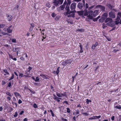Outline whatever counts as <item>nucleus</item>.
I'll use <instances>...</instances> for the list:
<instances>
[{
  "mask_svg": "<svg viewBox=\"0 0 121 121\" xmlns=\"http://www.w3.org/2000/svg\"><path fill=\"white\" fill-rule=\"evenodd\" d=\"M83 12V15L84 16H87L88 19H91L93 18V16L92 14L93 13V11H88L86 9H85Z\"/></svg>",
  "mask_w": 121,
  "mask_h": 121,
  "instance_id": "1",
  "label": "nucleus"
},
{
  "mask_svg": "<svg viewBox=\"0 0 121 121\" xmlns=\"http://www.w3.org/2000/svg\"><path fill=\"white\" fill-rule=\"evenodd\" d=\"M67 3L65 2L62 5H61L60 7H58L57 8V11H60L62 10H63L65 7V5H66Z\"/></svg>",
  "mask_w": 121,
  "mask_h": 121,
  "instance_id": "2",
  "label": "nucleus"
},
{
  "mask_svg": "<svg viewBox=\"0 0 121 121\" xmlns=\"http://www.w3.org/2000/svg\"><path fill=\"white\" fill-rule=\"evenodd\" d=\"M106 25L107 26L112 27L115 26V24L114 21L112 20L111 21L107 23Z\"/></svg>",
  "mask_w": 121,
  "mask_h": 121,
  "instance_id": "3",
  "label": "nucleus"
},
{
  "mask_svg": "<svg viewBox=\"0 0 121 121\" xmlns=\"http://www.w3.org/2000/svg\"><path fill=\"white\" fill-rule=\"evenodd\" d=\"M76 4L74 2L72 3L71 4L70 8L71 10H75L76 8Z\"/></svg>",
  "mask_w": 121,
  "mask_h": 121,
  "instance_id": "4",
  "label": "nucleus"
},
{
  "mask_svg": "<svg viewBox=\"0 0 121 121\" xmlns=\"http://www.w3.org/2000/svg\"><path fill=\"white\" fill-rule=\"evenodd\" d=\"M76 12L75 10H73L72 11H67L66 12L64 13V15L65 16H67L69 15V14L71 13H75Z\"/></svg>",
  "mask_w": 121,
  "mask_h": 121,
  "instance_id": "5",
  "label": "nucleus"
},
{
  "mask_svg": "<svg viewBox=\"0 0 121 121\" xmlns=\"http://www.w3.org/2000/svg\"><path fill=\"white\" fill-rule=\"evenodd\" d=\"M109 17L110 18H114L115 17V16L114 13L112 11H111L109 13Z\"/></svg>",
  "mask_w": 121,
  "mask_h": 121,
  "instance_id": "6",
  "label": "nucleus"
},
{
  "mask_svg": "<svg viewBox=\"0 0 121 121\" xmlns=\"http://www.w3.org/2000/svg\"><path fill=\"white\" fill-rule=\"evenodd\" d=\"M84 4L81 2L79 3L78 5V7L81 10L84 7Z\"/></svg>",
  "mask_w": 121,
  "mask_h": 121,
  "instance_id": "7",
  "label": "nucleus"
},
{
  "mask_svg": "<svg viewBox=\"0 0 121 121\" xmlns=\"http://www.w3.org/2000/svg\"><path fill=\"white\" fill-rule=\"evenodd\" d=\"M13 27L12 26H10L7 29V32L10 33L12 32L13 30Z\"/></svg>",
  "mask_w": 121,
  "mask_h": 121,
  "instance_id": "8",
  "label": "nucleus"
},
{
  "mask_svg": "<svg viewBox=\"0 0 121 121\" xmlns=\"http://www.w3.org/2000/svg\"><path fill=\"white\" fill-rule=\"evenodd\" d=\"M70 62V60H68L62 62L61 64L65 66L68 64H70L71 62Z\"/></svg>",
  "mask_w": 121,
  "mask_h": 121,
  "instance_id": "9",
  "label": "nucleus"
},
{
  "mask_svg": "<svg viewBox=\"0 0 121 121\" xmlns=\"http://www.w3.org/2000/svg\"><path fill=\"white\" fill-rule=\"evenodd\" d=\"M101 117V116L100 115L99 116H93L92 117H90L89 118V119L90 120H91L92 119H99Z\"/></svg>",
  "mask_w": 121,
  "mask_h": 121,
  "instance_id": "10",
  "label": "nucleus"
},
{
  "mask_svg": "<svg viewBox=\"0 0 121 121\" xmlns=\"http://www.w3.org/2000/svg\"><path fill=\"white\" fill-rule=\"evenodd\" d=\"M6 16L8 20L9 21H11L13 18L12 16L9 14H6Z\"/></svg>",
  "mask_w": 121,
  "mask_h": 121,
  "instance_id": "11",
  "label": "nucleus"
},
{
  "mask_svg": "<svg viewBox=\"0 0 121 121\" xmlns=\"http://www.w3.org/2000/svg\"><path fill=\"white\" fill-rule=\"evenodd\" d=\"M99 11L98 10H95L93 12V14H92L93 17H95L97 15Z\"/></svg>",
  "mask_w": 121,
  "mask_h": 121,
  "instance_id": "12",
  "label": "nucleus"
},
{
  "mask_svg": "<svg viewBox=\"0 0 121 121\" xmlns=\"http://www.w3.org/2000/svg\"><path fill=\"white\" fill-rule=\"evenodd\" d=\"M40 76H41L43 78L46 79H49L47 75L45 76L43 75V74H41L40 75Z\"/></svg>",
  "mask_w": 121,
  "mask_h": 121,
  "instance_id": "13",
  "label": "nucleus"
},
{
  "mask_svg": "<svg viewBox=\"0 0 121 121\" xmlns=\"http://www.w3.org/2000/svg\"><path fill=\"white\" fill-rule=\"evenodd\" d=\"M54 5L55 6H57L59 4V2H58V0H54L53 2Z\"/></svg>",
  "mask_w": 121,
  "mask_h": 121,
  "instance_id": "14",
  "label": "nucleus"
},
{
  "mask_svg": "<svg viewBox=\"0 0 121 121\" xmlns=\"http://www.w3.org/2000/svg\"><path fill=\"white\" fill-rule=\"evenodd\" d=\"M96 7L99 8L103 10H105V8L104 6H102L101 5H97L96 6Z\"/></svg>",
  "mask_w": 121,
  "mask_h": 121,
  "instance_id": "15",
  "label": "nucleus"
},
{
  "mask_svg": "<svg viewBox=\"0 0 121 121\" xmlns=\"http://www.w3.org/2000/svg\"><path fill=\"white\" fill-rule=\"evenodd\" d=\"M30 26L29 29V31H31L33 30V28L34 27V25L33 23H31L30 24Z\"/></svg>",
  "mask_w": 121,
  "mask_h": 121,
  "instance_id": "16",
  "label": "nucleus"
},
{
  "mask_svg": "<svg viewBox=\"0 0 121 121\" xmlns=\"http://www.w3.org/2000/svg\"><path fill=\"white\" fill-rule=\"evenodd\" d=\"M79 113V111L78 109L76 110L75 111L73 112V114L75 115H77Z\"/></svg>",
  "mask_w": 121,
  "mask_h": 121,
  "instance_id": "17",
  "label": "nucleus"
},
{
  "mask_svg": "<svg viewBox=\"0 0 121 121\" xmlns=\"http://www.w3.org/2000/svg\"><path fill=\"white\" fill-rule=\"evenodd\" d=\"M78 13V15L80 16H82L84 15H83V11H78L77 12Z\"/></svg>",
  "mask_w": 121,
  "mask_h": 121,
  "instance_id": "18",
  "label": "nucleus"
},
{
  "mask_svg": "<svg viewBox=\"0 0 121 121\" xmlns=\"http://www.w3.org/2000/svg\"><path fill=\"white\" fill-rule=\"evenodd\" d=\"M98 45V43L97 42H96L95 44L93 45L92 47V48L93 50H94L95 48V47Z\"/></svg>",
  "mask_w": 121,
  "mask_h": 121,
  "instance_id": "19",
  "label": "nucleus"
},
{
  "mask_svg": "<svg viewBox=\"0 0 121 121\" xmlns=\"http://www.w3.org/2000/svg\"><path fill=\"white\" fill-rule=\"evenodd\" d=\"M32 68L29 66V68H28L27 70V71L26 72V73L27 74H29L30 71L32 69Z\"/></svg>",
  "mask_w": 121,
  "mask_h": 121,
  "instance_id": "20",
  "label": "nucleus"
},
{
  "mask_svg": "<svg viewBox=\"0 0 121 121\" xmlns=\"http://www.w3.org/2000/svg\"><path fill=\"white\" fill-rule=\"evenodd\" d=\"M74 13H71L69 14V15H67V17H74L75 16Z\"/></svg>",
  "mask_w": 121,
  "mask_h": 121,
  "instance_id": "21",
  "label": "nucleus"
},
{
  "mask_svg": "<svg viewBox=\"0 0 121 121\" xmlns=\"http://www.w3.org/2000/svg\"><path fill=\"white\" fill-rule=\"evenodd\" d=\"M112 18L110 17H108L106 19L105 21V22L107 23L108 22H109L112 21Z\"/></svg>",
  "mask_w": 121,
  "mask_h": 121,
  "instance_id": "22",
  "label": "nucleus"
},
{
  "mask_svg": "<svg viewBox=\"0 0 121 121\" xmlns=\"http://www.w3.org/2000/svg\"><path fill=\"white\" fill-rule=\"evenodd\" d=\"M79 44H80L79 46L80 47V52L81 53H82L83 52V50H82V46L80 43H79Z\"/></svg>",
  "mask_w": 121,
  "mask_h": 121,
  "instance_id": "23",
  "label": "nucleus"
},
{
  "mask_svg": "<svg viewBox=\"0 0 121 121\" xmlns=\"http://www.w3.org/2000/svg\"><path fill=\"white\" fill-rule=\"evenodd\" d=\"M66 7L65 8V9L67 11H69V5H67L66 4Z\"/></svg>",
  "mask_w": 121,
  "mask_h": 121,
  "instance_id": "24",
  "label": "nucleus"
},
{
  "mask_svg": "<svg viewBox=\"0 0 121 121\" xmlns=\"http://www.w3.org/2000/svg\"><path fill=\"white\" fill-rule=\"evenodd\" d=\"M14 95H15L16 96V97L17 96H20V95L18 92H14Z\"/></svg>",
  "mask_w": 121,
  "mask_h": 121,
  "instance_id": "25",
  "label": "nucleus"
},
{
  "mask_svg": "<svg viewBox=\"0 0 121 121\" xmlns=\"http://www.w3.org/2000/svg\"><path fill=\"white\" fill-rule=\"evenodd\" d=\"M84 30L83 29H77V31H78L80 32H83L84 31Z\"/></svg>",
  "mask_w": 121,
  "mask_h": 121,
  "instance_id": "26",
  "label": "nucleus"
},
{
  "mask_svg": "<svg viewBox=\"0 0 121 121\" xmlns=\"http://www.w3.org/2000/svg\"><path fill=\"white\" fill-rule=\"evenodd\" d=\"M53 95L54 96V97L53 98L54 99H61L60 98H58L57 97V96H56V95L55 94H53Z\"/></svg>",
  "mask_w": 121,
  "mask_h": 121,
  "instance_id": "27",
  "label": "nucleus"
},
{
  "mask_svg": "<svg viewBox=\"0 0 121 121\" xmlns=\"http://www.w3.org/2000/svg\"><path fill=\"white\" fill-rule=\"evenodd\" d=\"M56 95L59 97H61V94L59 93L56 92Z\"/></svg>",
  "mask_w": 121,
  "mask_h": 121,
  "instance_id": "28",
  "label": "nucleus"
},
{
  "mask_svg": "<svg viewBox=\"0 0 121 121\" xmlns=\"http://www.w3.org/2000/svg\"><path fill=\"white\" fill-rule=\"evenodd\" d=\"M84 7L85 8V9H86L88 8L89 7V5L87 3H86L85 5H84Z\"/></svg>",
  "mask_w": 121,
  "mask_h": 121,
  "instance_id": "29",
  "label": "nucleus"
},
{
  "mask_svg": "<svg viewBox=\"0 0 121 121\" xmlns=\"http://www.w3.org/2000/svg\"><path fill=\"white\" fill-rule=\"evenodd\" d=\"M3 71L4 72L6 73L7 75H9V73L8 72V71L6 69H4Z\"/></svg>",
  "mask_w": 121,
  "mask_h": 121,
  "instance_id": "30",
  "label": "nucleus"
},
{
  "mask_svg": "<svg viewBox=\"0 0 121 121\" xmlns=\"http://www.w3.org/2000/svg\"><path fill=\"white\" fill-rule=\"evenodd\" d=\"M59 67H58V68H57V70L56 71V73L57 75H58L59 73L60 70H59Z\"/></svg>",
  "mask_w": 121,
  "mask_h": 121,
  "instance_id": "31",
  "label": "nucleus"
},
{
  "mask_svg": "<svg viewBox=\"0 0 121 121\" xmlns=\"http://www.w3.org/2000/svg\"><path fill=\"white\" fill-rule=\"evenodd\" d=\"M108 15V14L107 13H104L103 16L105 17H107Z\"/></svg>",
  "mask_w": 121,
  "mask_h": 121,
  "instance_id": "32",
  "label": "nucleus"
},
{
  "mask_svg": "<svg viewBox=\"0 0 121 121\" xmlns=\"http://www.w3.org/2000/svg\"><path fill=\"white\" fill-rule=\"evenodd\" d=\"M107 6L109 9H112V6L110 4H108L107 5Z\"/></svg>",
  "mask_w": 121,
  "mask_h": 121,
  "instance_id": "33",
  "label": "nucleus"
},
{
  "mask_svg": "<svg viewBox=\"0 0 121 121\" xmlns=\"http://www.w3.org/2000/svg\"><path fill=\"white\" fill-rule=\"evenodd\" d=\"M119 21L117 20L114 21L115 23V25H117L119 23H120V22H119Z\"/></svg>",
  "mask_w": 121,
  "mask_h": 121,
  "instance_id": "34",
  "label": "nucleus"
},
{
  "mask_svg": "<svg viewBox=\"0 0 121 121\" xmlns=\"http://www.w3.org/2000/svg\"><path fill=\"white\" fill-rule=\"evenodd\" d=\"M50 111L51 112L52 116L53 117L54 116V114L52 110H50Z\"/></svg>",
  "mask_w": 121,
  "mask_h": 121,
  "instance_id": "35",
  "label": "nucleus"
},
{
  "mask_svg": "<svg viewBox=\"0 0 121 121\" xmlns=\"http://www.w3.org/2000/svg\"><path fill=\"white\" fill-rule=\"evenodd\" d=\"M63 0H58V2H59V4H61L63 2Z\"/></svg>",
  "mask_w": 121,
  "mask_h": 121,
  "instance_id": "36",
  "label": "nucleus"
},
{
  "mask_svg": "<svg viewBox=\"0 0 121 121\" xmlns=\"http://www.w3.org/2000/svg\"><path fill=\"white\" fill-rule=\"evenodd\" d=\"M12 42L13 43H16V39H12Z\"/></svg>",
  "mask_w": 121,
  "mask_h": 121,
  "instance_id": "37",
  "label": "nucleus"
},
{
  "mask_svg": "<svg viewBox=\"0 0 121 121\" xmlns=\"http://www.w3.org/2000/svg\"><path fill=\"white\" fill-rule=\"evenodd\" d=\"M17 48H13V51L14 52H15L17 51Z\"/></svg>",
  "mask_w": 121,
  "mask_h": 121,
  "instance_id": "38",
  "label": "nucleus"
},
{
  "mask_svg": "<svg viewBox=\"0 0 121 121\" xmlns=\"http://www.w3.org/2000/svg\"><path fill=\"white\" fill-rule=\"evenodd\" d=\"M14 78V75L13 74L12 76L9 79V81H10L13 79Z\"/></svg>",
  "mask_w": 121,
  "mask_h": 121,
  "instance_id": "39",
  "label": "nucleus"
},
{
  "mask_svg": "<svg viewBox=\"0 0 121 121\" xmlns=\"http://www.w3.org/2000/svg\"><path fill=\"white\" fill-rule=\"evenodd\" d=\"M6 94L9 96H11V95L10 93L6 91Z\"/></svg>",
  "mask_w": 121,
  "mask_h": 121,
  "instance_id": "40",
  "label": "nucleus"
},
{
  "mask_svg": "<svg viewBox=\"0 0 121 121\" xmlns=\"http://www.w3.org/2000/svg\"><path fill=\"white\" fill-rule=\"evenodd\" d=\"M5 25L4 24H0V28H3L4 26Z\"/></svg>",
  "mask_w": 121,
  "mask_h": 121,
  "instance_id": "41",
  "label": "nucleus"
},
{
  "mask_svg": "<svg viewBox=\"0 0 121 121\" xmlns=\"http://www.w3.org/2000/svg\"><path fill=\"white\" fill-rule=\"evenodd\" d=\"M67 5H70V4L71 3V2L70 0H67Z\"/></svg>",
  "mask_w": 121,
  "mask_h": 121,
  "instance_id": "42",
  "label": "nucleus"
},
{
  "mask_svg": "<svg viewBox=\"0 0 121 121\" xmlns=\"http://www.w3.org/2000/svg\"><path fill=\"white\" fill-rule=\"evenodd\" d=\"M91 100H88V99H86V102L87 104H88L89 102H91Z\"/></svg>",
  "mask_w": 121,
  "mask_h": 121,
  "instance_id": "43",
  "label": "nucleus"
},
{
  "mask_svg": "<svg viewBox=\"0 0 121 121\" xmlns=\"http://www.w3.org/2000/svg\"><path fill=\"white\" fill-rule=\"evenodd\" d=\"M56 15L54 13H53L51 15L53 17H55L56 16Z\"/></svg>",
  "mask_w": 121,
  "mask_h": 121,
  "instance_id": "44",
  "label": "nucleus"
},
{
  "mask_svg": "<svg viewBox=\"0 0 121 121\" xmlns=\"http://www.w3.org/2000/svg\"><path fill=\"white\" fill-rule=\"evenodd\" d=\"M67 112L68 113H70L71 111L70 110V109L68 108H67Z\"/></svg>",
  "mask_w": 121,
  "mask_h": 121,
  "instance_id": "45",
  "label": "nucleus"
},
{
  "mask_svg": "<svg viewBox=\"0 0 121 121\" xmlns=\"http://www.w3.org/2000/svg\"><path fill=\"white\" fill-rule=\"evenodd\" d=\"M115 108L119 109H120L121 108V107L120 106H117L115 107Z\"/></svg>",
  "mask_w": 121,
  "mask_h": 121,
  "instance_id": "46",
  "label": "nucleus"
},
{
  "mask_svg": "<svg viewBox=\"0 0 121 121\" xmlns=\"http://www.w3.org/2000/svg\"><path fill=\"white\" fill-rule=\"evenodd\" d=\"M39 80V78L38 77H37L36 78V79L35 80V81L36 82H38Z\"/></svg>",
  "mask_w": 121,
  "mask_h": 121,
  "instance_id": "47",
  "label": "nucleus"
},
{
  "mask_svg": "<svg viewBox=\"0 0 121 121\" xmlns=\"http://www.w3.org/2000/svg\"><path fill=\"white\" fill-rule=\"evenodd\" d=\"M23 74H22V73H20L19 75V76L21 77H22L23 76H25V77H27V76H26V75L23 76Z\"/></svg>",
  "mask_w": 121,
  "mask_h": 121,
  "instance_id": "48",
  "label": "nucleus"
},
{
  "mask_svg": "<svg viewBox=\"0 0 121 121\" xmlns=\"http://www.w3.org/2000/svg\"><path fill=\"white\" fill-rule=\"evenodd\" d=\"M104 20L103 18H102L99 19V21L101 22H103Z\"/></svg>",
  "mask_w": 121,
  "mask_h": 121,
  "instance_id": "49",
  "label": "nucleus"
},
{
  "mask_svg": "<svg viewBox=\"0 0 121 121\" xmlns=\"http://www.w3.org/2000/svg\"><path fill=\"white\" fill-rule=\"evenodd\" d=\"M86 116H87L88 115V114L86 112L83 113L82 114Z\"/></svg>",
  "mask_w": 121,
  "mask_h": 121,
  "instance_id": "50",
  "label": "nucleus"
},
{
  "mask_svg": "<svg viewBox=\"0 0 121 121\" xmlns=\"http://www.w3.org/2000/svg\"><path fill=\"white\" fill-rule=\"evenodd\" d=\"M33 107L35 108H37L38 107L37 105L36 104H34L33 105Z\"/></svg>",
  "mask_w": 121,
  "mask_h": 121,
  "instance_id": "51",
  "label": "nucleus"
},
{
  "mask_svg": "<svg viewBox=\"0 0 121 121\" xmlns=\"http://www.w3.org/2000/svg\"><path fill=\"white\" fill-rule=\"evenodd\" d=\"M61 97H63L65 96V94H62L61 93Z\"/></svg>",
  "mask_w": 121,
  "mask_h": 121,
  "instance_id": "52",
  "label": "nucleus"
},
{
  "mask_svg": "<svg viewBox=\"0 0 121 121\" xmlns=\"http://www.w3.org/2000/svg\"><path fill=\"white\" fill-rule=\"evenodd\" d=\"M18 114L17 112H16L15 113V114L14 115V117H16L17 116Z\"/></svg>",
  "mask_w": 121,
  "mask_h": 121,
  "instance_id": "53",
  "label": "nucleus"
},
{
  "mask_svg": "<svg viewBox=\"0 0 121 121\" xmlns=\"http://www.w3.org/2000/svg\"><path fill=\"white\" fill-rule=\"evenodd\" d=\"M94 6H90L89 7V9L90 10L91 9L93 8L94 7Z\"/></svg>",
  "mask_w": 121,
  "mask_h": 121,
  "instance_id": "54",
  "label": "nucleus"
},
{
  "mask_svg": "<svg viewBox=\"0 0 121 121\" xmlns=\"http://www.w3.org/2000/svg\"><path fill=\"white\" fill-rule=\"evenodd\" d=\"M120 16H117V20L119 21L120 19Z\"/></svg>",
  "mask_w": 121,
  "mask_h": 121,
  "instance_id": "55",
  "label": "nucleus"
},
{
  "mask_svg": "<svg viewBox=\"0 0 121 121\" xmlns=\"http://www.w3.org/2000/svg\"><path fill=\"white\" fill-rule=\"evenodd\" d=\"M1 34L4 35H6L8 34L7 33L4 32H1Z\"/></svg>",
  "mask_w": 121,
  "mask_h": 121,
  "instance_id": "56",
  "label": "nucleus"
},
{
  "mask_svg": "<svg viewBox=\"0 0 121 121\" xmlns=\"http://www.w3.org/2000/svg\"><path fill=\"white\" fill-rule=\"evenodd\" d=\"M46 5V6L48 7V8H49L51 7V6L49 4H47Z\"/></svg>",
  "mask_w": 121,
  "mask_h": 121,
  "instance_id": "57",
  "label": "nucleus"
},
{
  "mask_svg": "<svg viewBox=\"0 0 121 121\" xmlns=\"http://www.w3.org/2000/svg\"><path fill=\"white\" fill-rule=\"evenodd\" d=\"M117 16L121 17V13L120 12H118V14Z\"/></svg>",
  "mask_w": 121,
  "mask_h": 121,
  "instance_id": "58",
  "label": "nucleus"
},
{
  "mask_svg": "<svg viewBox=\"0 0 121 121\" xmlns=\"http://www.w3.org/2000/svg\"><path fill=\"white\" fill-rule=\"evenodd\" d=\"M22 103V101H21V99H19V100L18 101V103L19 104H20L21 103Z\"/></svg>",
  "mask_w": 121,
  "mask_h": 121,
  "instance_id": "59",
  "label": "nucleus"
},
{
  "mask_svg": "<svg viewBox=\"0 0 121 121\" xmlns=\"http://www.w3.org/2000/svg\"><path fill=\"white\" fill-rule=\"evenodd\" d=\"M24 112V111H22L19 114L20 115H22Z\"/></svg>",
  "mask_w": 121,
  "mask_h": 121,
  "instance_id": "60",
  "label": "nucleus"
},
{
  "mask_svg": "<svg viewBox=\"0 0 121 121\" xmlns=\"http://www.w3.org/2000/svg\"><path fill=\"white\" fill-rule=\"evenodd\" d=\"M113 28L112 29L110 30V31H112L114 30H115V29L116 27H113Z\"/></svg>",
  "mask_w": 121,
  "mask_h": 121,
  "instance_id": "61",
  "label": "nucleus"
},
{
  "mask_svg": "<svg viewBox=\"0 0 121 121\" xmlns=\"http://www.w3.org/2000/svg\"><path fill=\"white\" fill-rule=\"evenodd\" d=\"M2 84L3 85H4L6 83L4 81H2Z\"/></svg>",
  "mask_w": 121,
  "mask_h": 121,
  "instance_id": "62",
  "label": "nucleus"
},
{
  "mask_svg": "<svg viewBox=\"0 0 121 121\" xmlns=\"http://www.w3.org/2000/svg\"><path fill=\"white\" fill-rule=\"evenodd\" d=\"M9 57L11 58V59H13V56L11 55H9Z\"/></svg>",
  "mask_w": 121,
  "mask_h": 121,
  "instance_id": "63",
  "label": "nucleus"
},
{
  "mask_svg": "<svg viewBox=\"0 0 121 121\" xmlns=\"http://www.w3.org/2000/svg\"><path fill=\"white\" fill-rule=\"evenodd\" d=\"M20 59L23 60H24V58L23 57H21L20 58Z\"/></svg>",
  "mask_w": 121,
  "mask_h": 121,
  "instance_id": "64",
  "label": "nucleus"
}]
</instances>
